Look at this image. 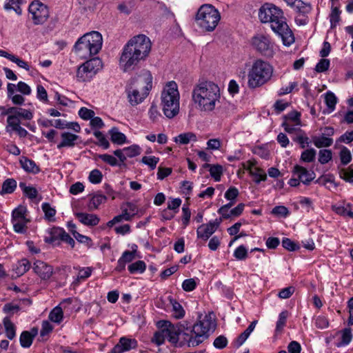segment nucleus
I'll use <instances>...</instances> for the list:
<instances>
[{"instance_id": "f257e3e1", "label": "nucleus", "mask_w": 353, "mask_h": 353, "mask_svg": "<svg viewBox=\"0 0 353 353\" xmlns=\"http://www.w3.org/2000/svg\"><path fill=\"white\" fill-rule=\"evenodd\" d=\"M152 43L144 34L132 37L123 46L119 57V68L123 72L134 70L150 54Z\"/></svg>"}, {"instance_id": "f03ea898", "label": "nucleus", "mask_w": 353, "mask_h": 353, "mask_svg": "<svg viewBox=\"0 0 353 353\" xmlns=\"http://www.w3.org/2000/svg\"><path fill=\"white\" fill-rule=\"evenodd\" d=\"M192 96L196 109L210 112L213 111L220 103L221 91L217 84L212 81H205L194 86Z\"/></svg>"}, {"instance_id": "7ed1b4c3", "label": "nucleus", "mask_w": 353, "mask_h": 353, "mask_svg": "<svg viewBox=\"0 0 353 353\" xmlns=\"http://www.w3.org/2000/svg\"><path fill=\"white\" fill-rule=\"evenodd\" d=\"M214 326L213 321L207 316L192 327L184 328L181 336L183 342L189 347H194L208 339L210 331Z\"/></svg>"}, {"instance_id": "20e7f679", "label": "nucleus", "mask_w": 353, "mask_h": 353, "mask_svg": "<svg viewBox=\"0 0 353 353\" xmlns=\"http://www.w3.org/2000/svg\"><path fill=\"white\" fill-rule=\"evenodd\" d=\"M180 94L175 81H169L163 88L161 94V106L165 116L172 119L179 112Z\"/></svg>"}, {"instance_id": "39448f33", "label": "nucleus", "mask_w": 353, "mask_h": 353, "mask_svg": "<svg viewBox=\"0 0 353 353\" xmlns=\"http://www.w3.org/2000/svg\"><path fill=\"white\" fill-rule=\"evenodd\" d=\"M103 39L96 31L85 34L75 43L74 51L81 59H87L97 54L101 49Z\"/></svg>"}, {"instance_id": "423d86ee", "label": "nucleus", "mask_w": 353, "mask_h": 353, "mask_svg": "<svg viewBox=\"0 0 353 353\" xmlns=\"http://www.w3.org/2000/svg\"><path fill=\"white\" fill-rule=\"evenodd\" d=\"M272 66L261 59L255 61L248 73V85L251 88L260 87L272 77Z\"/></svg>"}, {"instance_id": "0eeeda50", "label": "nucleus", "mask_w": 353, "mask_h": 353, "mask_svg": "<svg viewBox=\"0 0 353 353\" xmlns=\"http://www.w3.org/2000/svg\"><path fill=\"white\" fill-rule=\"evenodd\" d=\"M221 15L217 9L210 4H204L199 9L196 21L203 30L212 32L217 26Z\"/></svg>"}, {"instance_id": "6e6552de", "label": "nucleus", "mask_w": 353, "mask_h": 353, "mask_svg": "<svg viewBox=\"0 0 353 353\" xmlns=\"http://www.w3.org/2000/svg\"><path fill=\"white\" fill-rule=\"evenodd\" d=\"M274 10L277 13H272L271 20L268 23H270L272 30L281 37L283 44L290 46L294 42V34L285 21L282 10L277 7Z\"/></svg>"}, {"instance_id": "1a4fd4ad", "label": "nucleus", "mask_w": 353, "mask_h": 353, "mask_svg": "<svg viewBox=\"0 0 353 353\" xmlns=\"http://www.w3.org/2000/svg\"><path fill=\"white\" fill-rule=\"evenodd\" d=\"M152 77L150 73L148 72L147 77L144 81V83H146L145 86L143 85V83L140 79L136 88L130 86L127 88L128 101L132 105L134 106L141 103L146 98L149 94V90L152 88Z\"/></svg>"}, {"instance_id": "9d476101", "label": "nucleus", "mask_w": 353, "mask_h": 353, "mask_svg": "<svg viewBox=\"0 0 353 353\" xmlns=\"http://www.w3.org/2000/svg\"><path fill=\"white\" fill-rule=\"evenodd\" d=\"M29 17L34 25H42L48 19L50 13L46 5L40 1L31 2L28 7Z\"/></svg>"}, {"instance_id": "9b49d317", "label": "nucleus", "mask_w": 353, "mask_h": 353, "mask_svg": "<svg viewBox=\"0 0 353 353\" xmlns=\"http://www.w3.org/2000/svg\"><path fill=\"white\" fill-rule=\"evenodd\" d=\"M253 48L261 54L271 57L274 54V46L268 35L257 34L251 40Z\"/></svg>"}, {"instance_id": "f8f14e48", "label": "nucleus", "mask_w": 353, "mask_h": 353, "mask_svg": "<svg viewBox=\"0 0 353 353\" xmlns=\"http://www.w3.org/2000/svg\"><path fill=\"white\" fill-rule=\"evenodd\" d=\"M221 221V219H216L206 224L199 225L196 230L197 238L206 241L217 230Z\"/></svg>"}, {"instance_id": "ddd939ff", "label": "nucleus", "mask_w": 353, "mask_h": 353, "mask_svg": "<svg viewBox=\"0 0 353 353\" xmlns=\"http://www.w3.org/2000/svg\"><path fill=\"white\" fill-rule=\"evenodd\" d=\"M243 166L254 177V181L256 183H259L261 181H265L267 179L265 172L257 165L256 161L249 160L244 163Z\"/></svg>"}, {"instance_id": "4468645a", "label": "nucleus", "mask_w": 353, "mask_h": 353, "mask_svg": "<svg viewBox=\"0 0 353 353\" xmlns=\"http://www.w3.org/2000/svg\"><path fill=\"white\" fill-rule=\"evenodd\" d=\"M159 324H161L163 326L168 341L176 345L179 342V336L182 333L179 326L173 325L169 321H160Z\"/></svg>"}, {"instance_id": "2eb2a0df", "label": "nucleus", "mask_w": 353, "mask_h": 353, "mask_svg": "<svg viewBox=\"0 0 353 353\" xmlns=\"http://www.w3.org/2000/svg\"><path fill=\"white\" fill-rule=\"evenodd\" d=\"M138 346V342L135 339L122 336L117 345L112 349L110 353H123L131 350L136 349Z\"/></svg>"}, {"instance_id": "dca6fc26", "label": "nucleus", "mask_w": 353, "mask_h": 353, "mask_svg": "<svg viewBox=\"0 0 353 353\" xmlns=\"http://www.w3.org/2000/svg\"><path fill=\"white\" fill-rule=\"evenodd\" d=\"M294 174L305 185H309L315 179L314 172L308 170L305 168L296 165L294 167Z\"/></svg>"}, {"instance_id": "f3484780", "label": "nucleus", "mask_w": 353, "mask_h": 353, "mask_svg": "<svg viewBox=\"0 0 353 353\" xmlns=\"http://www.w3.org/2000/svg\"><path fill=\"white\" fill-rule=\"evenodd\" d=\"M32 268L34 272L43 280L50 279L53 272V269L50 265L41 261L34 262Z\"/></svg>"}, {"instance_id": "a211bd4d", "label": "nucleus", "mask_w": 353, "mask_h": 353, "mask_svg": "<svg viewBox=\"0 0 353 353\" xmlns=\"http://www.w3.org/2000/svg\"><path fill=\"white\" fill-rule=\"evenodd\" d=\"M61 139L60 143L57 145L58 149L73 148L79 139V136L69 132H64L61 134Z\"/></svg>"}, {"instance_id": "6ab92c4d", "label": "nucleus", "mask_w": 353, "mask_h": 353, "mask_svg": "<svg viewBox=\"0 0 353 353\" xmlns=\"http://www.w3.org/2000/svg\"><path fill=\"white\" fill-rule=\"evenodd\" d=\"M288 6L292 8L296 12L303 15L308 14L311 11V6L309 3L301 0H284Z\"/></svg>"}, {"instance_id": "aec40b11", "label": "nucleus", "mask_w": 353, "mask_h": 353, "mask_svg": "<svg viewBox=\"0 0 353 353\" xmlns=\"http://www.w3.org/2000/svg\"><path fill=\"white\" fill-rule=\"evenodd\" d=\"M38 334V330L35 327L30 331H23L21 332L19 338L20 345L24 348H28L31 346L33 339Z\"/></svg>"}, {"instance_id": "412c9836", "label": "nucleus", "mask_w": 353, "mask_h": 353, "mask_svg": "<svg viewBox=\"0 0 353 353\" xmlns=\"http://www.w3.org/2000/svg\"><path fill=\"white\" fill-rule=\"evenodd\" d=\"M276 6L271 3H265L261 7L259 11V18L262 23H268L271 20L272 13L277 12L274 10Z\"/></svg>"}, {"instance_id": "4be33fe9", "label": "nucleus", "mask_w": 353, "mask_h": 353, "mask_svg": "<svg viewBox=\"0 0 353 353\" xmlns=\"http://www.w3.org/2000/svg\"><path fill=\"white\" fill-rule=\"evenodd\" d=\"M75 216L85 225L95 226L99 223V218L95 214L77 212Z\"/></svg>"}, {"instance_id": "5701e85b", "label": "nucleus", "mask_w": 353, "mask_h": 353, "mask_svg": "<svg viewBox=\"0 0 353 353\" xmlns=\"http://www.w3.org/2000/svg\"><path fill=\"white\" fill-rule=\"evenodd\" d=\"M20 165L21 168L28 173L32 174H38L40 172L39 166L36 164V163L26 157H21L19 160Z\"/></svg>"}, {"instance_id": "b1692460", "label": "nucleus", "mask_w": 353, "mask_h": 353, "mask_svg": "<svg viewBox=\"0 0 353 353\" xmlns=\"http://www.w3.org/2000/svg\"><path fill=\"white\" fill-rule=\"evenodd\" d=\"M94 76H95V74L84 63L77 69V79L79 81H90Z\"/></svg>"}, {"instance_id": "393cba45", "label": "nucleus", "mask_w": 353, "mask_h": 353, "mask_svg": "<svg viewBox=\"0 0 353 353\" xmlns=\"http://www.w3.org/2000/svg\"><path fill=\"white\" fill-rule=\"evenodd\" d=\"M6 114H10L9 116H17V118H23L26 120H30L33 117V114L31 111L17 107L9 108Z\"/></svg>"}, {"instance_id": "a878e982", "label": "nucleus", "mask_w": 353, "mask_h": 353, "mask_svg": "<svg viewBox=\"0 0 353 353\" xmlns=\"http://www.w3.org/2000/svg\"><path fill=\"white\" fill-rule=\"evenodd\" d=\"M61 234H63V228H53L51 229L49 236L45 238V242L53 245H59Z\"/></svg>"}, {"instance_id": "bb28decb", "label": "nucleus", "mask_w": 353, "mask_h": 353, "mask_svg": "<svg viewBox=\"0 0 353 353\" xmlns=\"http://www.w3.org/2000/svg\"><path fill=\"white\" fill-rule=\"evenodd\" d=\"M196 135L190 132L181 133L174 138V141L181 145H187L190 142H196Z\"/></svg>"}, {"instance_id": "cd10ccee", "label": "nucleus", "mask_w": 353, "mask_h": 353, "mask_svg": "<svg viewBox=\"0 0 353 353\" xmlns=\"http://www.w3.org/2000/svg\"><path fill=\"white\" fill-rule=\"evenodd\" d=\"M312 142L314 145L318 148H327L332 145L333 139L323 134L320 137H313Z\"/></svg>"}, {"instance_id": "c85d7f7f", "label": "nucleus", "mask_w": 353, "mask_h": 353, "mask_svg": "<svg viewBox=\"0 0 353 353\" xmlns=\"http://www.w3.org/2000/svg\"><path fill=\"white\" fill-rule=\"evenodd\" d=\"M137 0H125L118 5V10L125 14H130L135 8Z\"/></svg>"}, {"instance_id": "c756f323", "label": "nucleus", "mask_w": 353, "mask_h": 353, "mask_svg": "<svg viewBox=\"0 0 353 353\" xmlns=\"http://www.w3.org/2000/svg\"><path fill=\"white\" fill-rule=\"evenodd\" d=\"M109 134L111 137V141L116 144L122 145L126 141L125 135L119 132L118 128H112L109 130Z\"/></svg>"}, {"instance_id": "7c9ffc66", "label": "nucleus", "mask_w": 353, "mask_h": 353, "mask_svg": "<svg viewBox=\"0 0 353 353\" xmlns=\"http://www.w3.org/2000/svg\"><path fill=\"white\" fill-rule=\"evenodd\" d=\"M5 327L6 336L10 340H12L16 336V327L8 317H5L3 320Z\"/></svg>"}, {"instance_id": "2f4dec72", "label": "nucleus", "mask_w": 353, "mask_h": 353, "mask_svg": "<svg viewBox=\"0 0 353 353\" xmlns=\"http://www.w3.org/2000/svg\"><path fill=\"white\" fill-rule=\"evenodd\" d=\"M106 196L102 194H94L89 201L88 209L90 210L97 209L101 203L106 201Z\"/></svg>"}, {"instance_id": "473e14b6", "label": "nucleus", "mask_w": 353, "mask_h": 353, "mask_svg": "<svg viewBox=\"0 0 353 353\" xmlns=\"http://www.w3.org/2000/svg\"><path fill=\"white\" fill-rule=\"evenodd\" d=\"M17 188V181L13 179H8L2 184L1 194H11Z\"/></svg>"}, {"instance_id": "72a5a7b5", "label": "nucleus", "mask_w": 353, "mask_h": 353, "mask_svg": "<svg viewBox=\"0 0 353 353\" xmlns=\"http://www.w3.org/2000/svg\"><path fill=\"white\" fill-rule=\"evenodd\" d=\"M91 71L96 74L103 67L102 61L99 57H94L84 63Z\"/></svg>"}, {"instance_id": "f704fd0d", "label": "nucleus", "mask_w": 353, "mask_h": 353, "mask_svg": "<svg viewBox=\"0 0 353 353\" xmlns=\"http://www.w3.org/2000/svg\"><path fill=\"white\" fill-rule=\"evenodd\" d=\"M159 327H160V330L154 332L151 339L152 343L158 346L163 345L166 339V335L161 324H159Z\"/></svg>"}, {"instance_id": "c9c22d12", "label": "nucleus", "mask_w": 353, "mask_h": 353, "mask_svg": "<svg viewBox=\"0 0 353 353\" xmlns=\"http://www.w3.org/2000/svg\"><path fill=\"white\" fill-rule=\"evenodd\" d=\"M63 313L60 306H56L50 312L48 318L49 319L56 323H60L63 320Z\"/></svg>"}, {"instance_id": "e433bc0d", "label": "nucleus", "mask_w": 353, "mask_h": 353, "mask_svg": "<svg viewBox=\"0 0 353 353\" xmlns=\"http://www.w3.org/2000/svg\"><path fill=\"white\" fill-rule=\"evenodd\" d=\"M26 207L19 205L12 211V221H28L26 218Z\"/></svg>"}, {"instance_id": "4c0bfd02", "label": "nucleus", "mask_w": 353, "mask_h": 353, "mask_svg": "<svg viewBox=\"0 0 353 353\" xmlns=\"http://www.w3.org/2000/svg\"><path fill=\"white\" fill-rule=\"evenodd\" d=\"M128 269L131 274H141L145 272L146 265L143 261H137L129 265Z\"/></svg>"}, {"instance_id": "58836bf2", "label": "nucleus", "mask_w": 353, "mask_h": 353, "mask_svg": "<svg viewBox=\"0 0 353 353\" xmlns=\"http://www.w3.org/2000/svg\"><path fill=\"white\" fill-rule=\"evenodd\" d=\"M204 168L210 167V173L212 178H214L215 181H219L221 180V176L223 174V167L220 165H210L209 164H205L203 165Z\"/></svg>"}, {"instance_id": "ea45409f", "label": "nucleus", "mask_w": 353, "mask_h": 353, "mask_svg": "<svg viewBox=\"0 0 353 353\" xmlns=\"http://www.w3.org/2000/svg\"><path fill=\"white\" fill-rule=\"evenodd\" d=\"M352 339V330L350 328H345L342 331L341 341L336 343L337 347H342L348 345Z\"/></svg>"}, {"instance_id": "a19ab883", "label": "nucleus", "mask_w": 353, "mask_h": 353, "mask_svg": "<svg viewBox=\"0 0 353 353\" xmlns=\"http://www.w3.org/2000/svg\"><path fill=\"white\" fill-rule=\"evenodd\" d=\"M30 263L27 259L20 260L16 268V273L18 276H21L27 272L30 268Z\"/></svg>"}, {"instance_id": "79ce46f5", "label": "nucleus", "mask_w": 353, "mask_h": 353, "mask_svg": "<svg viewBox=\"0 0 353 353\" xmlns=\"http://www.w3.org/2000/svg\"><path fill=\"white\" fill-rule=\"evenodd\" d=\"M316 151L314 148L305 150L301 154V161L305 163H312L314 161Z\"/></svg>"}, {"instance_id": "37998d69", "label": "nucleus", "mask_w": 353, "mask_h": 353, "mask_svg": "<svg viewBox=\"0 0 353 353\" xmlns=\"http://www.w3.org/2000/svg\"><path fill=\"white\" fill-rule=\"evenodd\" d=\"M19 187L22 190L23 192L30 199H36L38 194L37 189L32 186H27L25 183L21 182Z\"/></svg>"}, {"instance_id": "c03bdc74", "label": "nucleus", "mask_w": 353, "mask_h": 353, "mask_svg": "<svg viewBox=\"0 0 353 353\" xmlns=\"http://www.w3.org/2000/svg\"><path fill=\"white\" fill-rule=\"evenodd\" d=\"M301 114L297 111H292L283 116V121H288L294 123V125H299L301 123Z\"/></svg>"}, {"instance_id": "a18cd8bd", "label": "nucleus", "mask_w": 353, "mask_h": 353, "mask_svg": "<svg viewBox=\"0 0 353 353\" xmlns=\"http://www.w3.org/2000/svg\"><path fill=\"white\" fill-rule=\"evenodd\" d=\"M332 159V152L330 150L323 149L319 152V161L321 164L327 163Z\"/></svg>"}, {"instance_id": "49530a36", "label": "nucleus", "mask_w": 353, "mask_h": 353, "mask_svg": "<svg viewBox=\"0 0 353 353\" xmlns=\"http://www.w3.org/2000/svg\"><path fill=\"white\" fill-rule=\"evenodd\" d=\"M341 11L337 7H332V11L330 14V21L331 24V28L336 27L337 23L340 21Z\"/></svg>"}, {"instance_id": "de8ad7c7", "label": "nucleus", "mask_w": 353, "mask_h": 353, "mask_svg": "<svg viewBox=\"0 0 353 353\" xmlns=\"http://www.w3.org/2000/svg\"><path fill=\"white\" fill-rule=\"evenodd\" d=\"M159 161V158L154 156H144L141 160V163L148 165L152 170L155 169Z\"/></svg>"}, {"instance_id": "09e8293b", "label": "nucleus", "mask_w": 353, "mask_h": 353, "mask_svg": "<svg viewBox=\"0 0 353 353\" xmlns=\"http://www.w3.org/2000/svg\"><path fill=\"white\" fill-rule=\"evenodd\" d=\"M334 211L340 215L350 217L351 210L353 206L349 203L343 205L334 206Z\"/></svg>"}, {"instance_id": "8fccbe9b", "label": "nucleus", "mask_w": 353, "mask_h": 353, "mask_svg": "<svg viewBox=\"0 0 353 353\" xmlns=\"http://www.w3.org/2000/svg\"><path fill=\"white\" fill-rule=\"evenodd\" d=\"M288 314V311H286V310H284L279 314V319L276 322V332H281L283 330V327L285 326Z\"/></svg>"}, {"instance_id": "3c124183", "label": "nucleus", "mask_w": 353, "mask_h": 353, "mask_svg": "<svg viewBox=\"0 0 353 353\" xmlns=\"http://www.w3.org/2000/svg\"><path fill=\"white\" fill-rule=\"evenodd\" d=\"M7 126L6 128L8 132L11 130L14 131L15 128H17L20 125L19 119L17 116H8L7 118Z\"/></svg>"}, {"instance_id": "603ef678", "label": "nucleus", "mask_w": 353, "mask_h": 353, "mask_svg": "<svg viewBox=\"0 0 353 353\" xmlns=\"http://www.w3.org/2000/svg\"><path fill=\"white\" fill-rule=\"evenodd\" d=\"M325 104L327 105V108L333 111L335 108V105L337 102V99L335 96V94L332 92H328L326 93L325 98Z\"/></svg>"}, {"instance_id": "864d4df0", "label": "nucleus", "mask_w": 353, "mask_h": 353, "mask_svg": "<svg viewBox=\"0 0 353 353\" xmlns=\"http://www.w3.org/2000/svg\"><path fill=\"white\" fill-rule=\"evenodd\" d=\"M123 152L126 154L127 157H134L141 154V149L137 145H132L123 148Z\"/></svg>"}, {"instance_id": "5fc2aeb1", "label": "nucleus", "mask_w": 353, "mask_h": 353, "mask_svg": "<svg viewBox=\"0 0 353 353\" xmlns=\"http://www.w3.org/2000/svg\"><path fill=\"white\" fill-rule=\"evenodd\" d=\"M172 304V309H173V316L174 318L179 319L184 316L185 315V311L182 307V305L174 301Z\"/></svg>"}, {"instance_id": "6e6d98bb", "label": "nucleus", "mask_w": 353, "mask_h": 353, "mask_svg": "<svg viewBox=\"0 0 353 353\" xmlns=\"http://www.w3.org/2000/svg\"><path fill=\"white\" fill-rule=\"evenodd\" d=\"M103 175L100 170L94 169L89 174V181L93 184L100 183L102 181Z\"/></svg>"}, {"instance_id": "4d7b16f0", "label": "nucleus", "mask_w": 353, "mask_h": 353, "mask_svg": "<svg viewBox=\"0 0 353 353\" xmlns=\"http://www.w3.org/2000/svg\"><path fill=\"white\" fill-rule=\"evenodd\" d=\"M234 256L238 260H245L248 256L247 248L243 245L239 246L234 252Z\"/></svg>"}, {"instance_id": "13d9d810", "label": "nucleus", "mask_w": 353, "mask_h": 353, "mask_svg": "<svg viewBox=\"0 0 353 353\" xmlns=\"http://www.w3.org/2000/svg\"><path fill=\"white\" fill-rule=\"evenodd\" d=\"M28 221H12L14 231L17 233L23 234L26 231V224Z\"/></svg>"}, {"instance_id": "bf43d9fd", "label": "nucleus", "mask_w": 353, "mask_h": 353, "mask_svg": "<svg viewBox=\"0 0 353 353\" xmlns=\"http://www.w3.org/2000/svg\"><path fill=\"white\" fill-rule=\"evenodd\" d=\"M41 208L47 219L50 220L55 216V209L52 208L48 203H43Z\"/></svg>"}, {"instance_id": "052dcab7", "label": "nucleus", "mask_w": 353, "mask_h": 353, "mask_svg": "<svg viewBox=\"0 0 353 353\" xmlns=\"http://www.w3.org/2000/svg\"><path fill=\"white\" fill-rule=\"evenodd\" d=\"M98 158L102 160L103 162L109 164L111 166H116L118 165V161L116 157L108 154H99Z\"/></svg>"}, {"instance_id": "680f3d73", "label": "nucleus", "mask_w": 353, "mask_h": 353, "mask_svg": "<svg viewBox=\"0 0 353 353\" xmlns=\"http://www.w3.org/2000/svg\"><path fill=\"white\" fill-rule=\"evenodd\" d=\"M94 135L98 139L99 145L100 146L103 147L104 149H108L109 148V141L107 140V139L105 137V136L101 132L95 131L94 132Z\"/></svg>"}, {"instance_id": "e2e57ef3", "label": "nucleus", "mask_w": 353, "mask_h": 353, "mask_svg": "<svg viewBox=\"0 0 353 353\" xmlns=\"http://www.w3.org/2000/svg\"><path fill=\"white\" fill-rule=\"evenodd\" d=\"M340 158L342 164H348L352 160V155L350 150L347 148H343L340 152Z\"/></svg>"}, {"instance_id": "0e129e2a", "label": "nucleus", "mask_w": 353, "mask_h": 353, "mask_svg": "<svg viewBox=\"0 0 353 353\" xmlns=\"http://www.w3.org/2000/svg\"><path fill=\"white\" fill-rule=\"evenodd\" d=\"M228 345V339L227 338L223 335H220L218 337H216L213 343V345L216 349H223L225 347Z\"/></svg>"}, {"instance_id": "69168bd1", "label": "nucleus", "mask_w": 353, "mask_h": 353, "mask_svg": "<svg viewBox=\"0 0 353 353\" xmlns=\"http://www.w3.org/2000/svg\"><path fill=\"white\" fill-rule=\"evenodd\" d=\"M283 247L289 251H295L299 248L294 241L288 238H283L282 240Z\"/></svg>"}, {"instance_id": "338daca9", "label": "nucleus", "mask_w": 353, "mask_h": 353, "mask_svg": "<svg viewBox=\"0 0 353 353\" xmlns=\"http://www.w3.org/2000/svg\"><path fill=\"white\" fill-rule=\"evenodd\" d=\"M239 192L235 187H230L225 193V198L228 201H235Z\"/></svg>"}, {"instance_id": "774afa93", "label": "nucleus", "mask_w": 353, "mask_h": 353, "mask_svg": "<svg viewBox=\"0 0 353 353\" xmlns=\"http://www.w3.org/2000/svg\"><path fill=\"white\" fill-rule=\"evenodd\" d=\"M340 177L345 181L353 183V169H343L340 172Z\"/></svg>"}]
</instances>
